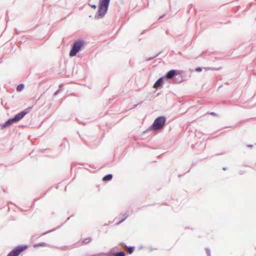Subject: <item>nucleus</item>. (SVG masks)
Instances as JSON below:
<instances>
[{
    "mask_svg": "<svg viewBox=\"0 0 256 256\" xmlns=\"http://www.w3.org/2000/svg\"><path fill=\"white\" fill-rule=\"evenodd\" d=\"M110 0H100L98 15L103 16L107 12Z\"/></svg>",
    "mask_w": 256,
    "mask_h": 256,
    "instance_id": "f257e3e1",
    "label": "nucleus"
},
{
    "mask_svg": "<svg viewBox=\"0 0 256 256\" xmlns=\"http://www.w3.org/2000/svg\"><path fill=\"white\" fill-rule=\"evenodd\" d=\"M166 118L164 116H160L156 118L153 124L152 128L154 130H158L162 128L166 122Z\"/></svg>",
    "mask_w": 256,
    "mask_h": 256,
    "instance_id": "f03ea898",
    "label": "nucleus"
},
{
    "mask_svg": "<svg viewBox=\"0 0 256 256\" xmlns=\"http://www.w3.org/2000/svg\"><path fill=\"white\" fill-rule=\"evenodd\" d=\"M83 46V42L82 41H78L75 42L73 46L70 51V56H74L76 55V54L80 51L81 48Z\"/></svg>",
    "mask_w": 256,
    "mask_h": 256,
    "instance_id": "7ed1b4c3",
    "label": "nucleus"
},
{
    "mask_svg": "<svg viewBox=\"0 0 256 256\" xmlns=\"http://www.w3.org/2000/svg\"><path fill=\"white\" fill-rule=\"evenodd\" d=\"M31 110V108H28L19 114H17V122L22 119L26 114H28Z\"/></svg>",
    "mask_w": 256,
    "mask_h": 256,
    "instance_id": "20e7f679",
    "label": "nucleus"
},
{
    "mask_svg": "<svg viewBox=\"0 0 256 256\" xmlns=\"http://www.w3.org/2000/svg\"><path fill=\"white\" fill-rule=\"evenodd\" d=\"M180 72L176 70H171L169 71L166 75V78L168 79L172 78L175 75H178Z\"/></svg>",
    "mask_w": 256,
    "mask_h": 256,
    "instance_id": "39448f33",
    "label": "nucleus"
},
{
    "mask_svg": "<svg viewBox=\"0 0 256 256\" xmlns=\"http://www.w3.org/2000/svg\"><path fill=\"white\" fill-rule=\"evenodd\" d=\"M15 122H16V116H15L12 118L9 119L2 126V128H4L8 126Z\"/></svg>",
    "mask_w": 256,
    "mask_h": 256,
    "instance_id": "423d86ee",
    "label": "nucleus"
},
{
    "mask_svg": "<svg viewBox=\"0 0 256 256\" xmlns=\"http://www.w3.org/2000/svg\"><path fill=\"white\" fill-rule=\"evenodd\" d=\"M28 248L26 245L19 246H17V256L19 255L22 252L26 250Z\"/></svg>",
    "mask_w": 256,
    "mask_h": 256,
    "instance_id": "0eeeda50",
    "label": "nucleus"
},
{
    "mask_svg": "<svg viewBox=\"0 0 256 256\" xmlns=\"http://www.w3.org/2000/svg\"><path fill=\"white\" fill-rule=\"evenodd\" d=\"M163 82V78H159L154 84V88H158L162 86V84Z\"/></svg>",
    "mask_w": 256,
    "mask_h": 256,
    "instance_id": "6e6552de",
    "label": "nucleus"
},
{
    "mask_svg": "<svg viewBox=\"0 0 256 256\" xmlns=\"http://www.w3.org/2000/svg\"><path fill=\"white\" fill-rule=\"evenodd\" d=\"M112 174H107L106 175V176H104L103 178H102V180L104 181H108V180H110L112 179Z\"/></svg>",
    "mask_w": 256,
    "mask_h": 256,
    "instance_id": "1a4fd4ad",
    "label": "nucleus"
},
{
    "mask_svg": "<svg viewBox=\"0 0 256 256\" xmlns=\"http://www.w3.org/2000/svg\"><path fill=\"white\" fill-rule=\"evenodd\" d=\"M24 84H20L18 86H17V91H21L24 88Z\"/></svg>",
    "mask_w": 256,
    "mask_h": 256,
    "instance_id": "9d476101",
    "label": "nucleus"
},
{
    "mask_svg": "<svg viewBox=\"0 0 256 256\" xmlns=\"http://www.w3.org/2000/svg\"><path fill=\"white\" fill-rule=\"evenodd\" d=\"M125 254L124 252H120L114 254V256H124Z\"/></svg>",
    "mask_w": 256,
    "mask_h": 256,
    "instance_id": "9b49d317",
    "label": "nucleus"
},
{
    "mask_svg": "<svg viewBox=\"0 0 256 256\" xmlns=\"http://www.w3.org/2000/svg\"><path fill=\"white\" fill-rule=\"evenodd\" d=\"M8 256H16V250H14L12 252L8 254Z\"/></svg>",
    "mask_w": 256,
    "mask_h": 256,
    "instance_id": "f8f14e48",
    "label": "nucleus"
},
{
    "mask_svg": "<svg viewBox=\"0 0 256 256\" xmlns=\"http://www.w3.org/2000/svg\"><path fill=\"white\" fill-rule=\"evenodd\" d=\"M90 241V238H85V239L82 240V243L88 244Z\"/></svg>",
    "mask_w": 256,
    "mask_h": 256,
    "instance_id": "ddd939ff",
    "label": "nucleus"
},
{
    "mask_svg": "<svg viewBox=\"0 0 256 256\" xmlns=\"http://www.w3.org/2000/svg\"><path fill=\"white\" fill-rule=\"evenodd\" d=\"M134 248L133 247H130L128 248V252L130 254H132L134 252Z\"/></svg>",
    "mask_w": 256,
    "mask_h": 256,
    "instance_id": "4468645a",
    "label": "nucleus"
},
{
    "mask_svg": "<svg viewBox=\"0 0 256 256\" xmlns=\"http://www.w3.org/2000/svg\"><path fill=\"white\" fill-rule=\"evenodd\" d=\"M36 246H46V244L44 242H42L39 244H37Z\"/></svg>",
    "mask_w": 256,
    "mask_h": 256,
    "instance_id": "2eb2a0df",
    "label": "nucleus"
},
{
    "mask_svg": "<svg viewBox=\"0 0 256 256\" xmlns=\"http://www.w3.org/2000/svg\"><path fill=\"white\" fill-rule=\"evenodd\" d=\"M196 72H201V71H202V68H200V67L197 68H196Z\"/></svg>",
    "mask_w": 256,
    "mask_h": 256,
    "instance_id": "dca6fc26",
    "label": "nucleus"
},
{
    "mask_svg": "<svg viewBox=\"0 0 256 256\" xmlns=\"http://www.w3.org/2000/svg\"><path fill=\"white\" fill-rule=\"evenodd\" d=\"M91 6L94 9H96V5H92Z\"/></svg>",
    "mask_w": 256,
    "mask_h": 256,
    "instance_id": "f3484780",
    "label": "nucleus"
},
{
    "mask_svg": "<svg viewBox=\"0 0 256 256\" xmlns=\"http://www.w3.org/2000/svg\"><path fill=\"white\" fill-rule=\"evenodd\" d=\"M211 114H212V115H214V112H212V113H211Z\"/></svg>",
    "mask_w": 256,
    "mask_h": 256,
    "instance_id": "a211bd4d",
    "label": "nucleus"
}]
</instances>
